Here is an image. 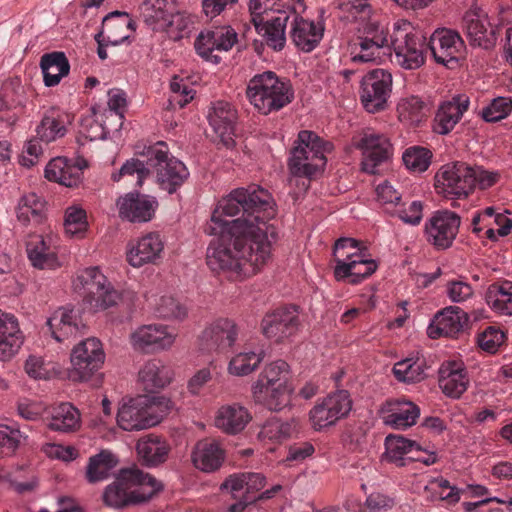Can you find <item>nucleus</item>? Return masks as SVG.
<instances>
[{
  "instance_id": "1",
  "label": "nucleus",
  "mask_w": 512,
  "mask_h": 512,
  "mask_svg": "<svg viewBox=\"0 0 512 512\" xmlns=\"http://www.w3.org/2000/svg\"><path fill=\"white\" fill-rule=\"evenodd\" d=\"M276 216L271 194L258 186L233 189L222 197L211 215L206 263L211 271L233 281L259 272L271 256L278 231L270 223Z\"/></svg>"
},
{
  "instance_id": "2",
  "label": "nucleus",
  "mask_w": 512,
  "mask_h": 512,
  "mask_svg": "<svg viewBox=\"0 0 512 512\" xmlns=\"http://www.w3.org/2000/svg\"><path fill=\"white\" fill-rule=\"evenodd\" d=\"M163 485L150 474L136 467L121 469L114 481L104 489L102 499L106 506L121 509L150 500Z\"/></svg>"
},
{
  "instance_id": "3",
  "label": "nucleus",
  "mask_w": 512,
  "mask_h": 512,
  "mask_svg": "<svg viewBox=\"0 0 512 512\" xmlns=\"http://www.w3.org/2000/svg\"><path fill=\"white\" fill-rule=\"evenodd\" d=\"M290 366L281 359L267 363L252 384V399L270 411L279 412L291 405L293 387Z\"/></svg>"
},
{
  "instance_id": "4",
  "label": "nucleus",
  "mask_w": 512,
  "mask_h": 512,
  "mask_svg": "<svg viewBox=\"0 0 512 512\" xmlns=\"http://www.w3.org/2000/svg\"><path fill=\"white\" fill-rule=\"evenodd\" d=\"M246 96L255 109L268 115L290 104L294 99V89L289 80L265 71L249 80Z\"/></svg>"
},
{
  "instance_id": "5",
  "label": "nucleus",
  "mask_w": 512,
  "mask_h": 512,
  "mask_svg": "<svg viewBox=\"0 0 512 512\" xmlns=\"http://www.w3.org/2000/svg\"><path fill=\"white\" fill-rule=\"evenodd\" d=\"M170 409L164 397L139 395L124 402L118 409L117 424L125 431H139L159 424Z\"/></svg>"
},
{
  "instance_id": "6",
  "label": "nucleus",
  "mask_w": 512,
  "mask_h": 512,
  "mask_svg": "<svg viewBox=\"0 0 512 512\" xmlns=\"http://www.w3.org/2000/svg\"><path fill=\"white\" fill-rule=\"evenodd\" d=\"M333 149L331 142L324 141L316 133L300 131L288 162L291 174L305 177L316 175L324 169L327 163L326 154Z\"/></svg>"
},
{
  "instance_id": "7",
  "label": "nucleus",
  "mask_w": 512,
  "mask_h": 512,
  "mask_svg": "<svg viewBox=\"0 0 512 512\" xmlns=\"http://www.w3.org/2000/svg\"><path fill=\"white\" fill-rule=\"evenodd\" d=\"M142 155L147 158V165L153 170L159 188L169 194L175 193L189 177L186 165L170 155L163 141L145 147Z\"/></svg>"
},
{
  "instance_id": "8",
  "label": "nucleus",
  "mask_w": 512,
  "mask_h": 512,
  "mask_svg": "<svg viewBox=\"0 0 512 512\" xmlns=\"http://www.w3.org/2000/svg\"><path fill=\"white\" fill-rule=\"evenodd\" d=\"M394 62L406 70H415L425 63L424 39L413 33L410 22L397 21L391 35Z\"/></svg>"
},
{
  "instance_id": "9",
  "label": "nucleus",
  "mask_w": 512,
  "mask_h": 512,
  "mask_svg": "<svg viewBox=\"0 0 512 512\" xmlns=\"http://www.w3.org/2000/svg\"><path fill=\"white\" fill-rule=\"evenodd\" d=\"M105 353L97 338H87L78 343L71 351L68 378L74 382H85L102 367Z\"/></svg>"
},
{
  "instance_id": "10",
  "label": "nucleus",
  "mask_w": 512,
  "mask_h": 512,
  "mask_svg": "<svg viewBox=\"0 0 512 512\" xmlns=\"http://www.w3.org/2000/svg\"><path fill=\"white\" fill-rule=\"evenodd\" d=\"M473 167L464 162L443 165L435 175L436 188L446 197L466 198L475 189Z\"/></svg>"
},
{
  "instance_id": "11",
  "label": "nucleus",
  "mask_w": 512,
  "mask_h": 512,
  "mask_svg": "<svg viewBox=\"0 0 512 512\" xmlns=\"http://www.w3.org/2000/svg\"><path fill=\"white\" fill-rule=\"evenodd\" d=\"M352 409V399L347 390H337L318 399L309 411V421L316 431L334 426L346 418Z\"/></svg>"
},
{
  "instance_id": "12",
  "label": "nucleus",
  "mask_w": 512,
  "mask_h": 512,
  "mask_svg": "<svg viewBox=\"0 0 512 512\" xmlns=\"http://www.w3.org/2000/svg\"><path fill=\"white\" fill-rule=\"evenodd\" d=\"M461 225L460 216L450 210H439L426 221L424 235L436 250H447L456 239Z\"/></svg>"
},
{
  "instance_id": "13",
  "label": "nucleus",
  "mask_w": 512,
  "mask_h": 512,
  "mask_svg": "<svg viewBox=\"0 0 512 512\" xmlns=\"http://www.w3.org/2000/svg\"><path fill=\"white\" fill-rule=\"evenodd\" d=\"M392 91V75L385 69L368 72L361 81L360 98L363 107L370 113L385 109Z\"/></svg>"
},
{
  "instance_id": "14",
  "label": "nucleus",
  "mask_w": 512,
  "mask_h": 512,
  "mask_svg": "<svg viewBox=\"0 0 512 512\" xmlns=\"http://www.w3.org/2000/svg\"><path fill=\"white\" fill-rule=\"evenodd\" d=\"M352 145L361 150L362 170L369 174H376L377 167L387 161L391 155L389 139L381 133L365 131L359 138H353Z\"/></svg>"
},
{
  "instance_id": "15",
  "label": "nucleus",
  "mask_w": 512,
  "mask_h": 512,
  "mask_svg": "<svg viewBox=\"0 0 512 512\" xmlns=\"http://www.w3.org/2000/svg\"><path fill=\"white\" fill-rule=\"evenodd\" d=\"M429 47L435 61L449 67L450 64L458 62L465 49V44L457 31L439 28L431 35Z\"/></svg>"
},
{
  "instance_id": "16",
  "label": "nucleus",
  "mask_w": 512,
  "mask_h": 512,
  "mask_svg": "<svg viewBox=\"0 0 512 512\" xmlns=\"http://www.w3.org/2000/svg\"><path fill=\"white\" fill-rule=\"evenodd\" d=\"M119 217L131 223H145L150 221L158 208L155 197L129 192L116 201Z\"/></svg>"
},
{
  "instance_id": "17",
  "label": "nucleus",
  "mask_w": 512,
  "mask_h": 512,
  "mask_svg": "<svg viewBox=\"0 0 512 512\" xmlns=\"http://www.w3.org/2000/svg\"><path fill=\"white\" fill-rule=\"evenodd\" d=\"M164 242L156 232L131 240L126 249V260L134 268L156 264L162 257Z\"/></svg>"
},
{
  "instance_id": "18",
  "label": "nucleus",
  "mask_w": 512,
  "mask_h": 512,
  "mask_svg": "<svg viewBox=\"0 0 512 512\" xmlns=\"http://www.w3.org/2000/svg\"><path fill=\"white\" fill-rule=\"evenodd\" d=\"M177 334L174 329L162 324H149L138 327L130 336L135 350L162 351L172 347Z\"/></svg>"
},
{
  "instance_id": "19",
  "label": "nucleus",
  "mask_w": 512,
  "mask_h": 512,
  "mask_svg": "<svg viewBox=\"0 0 512 512\" xmlns=\"http://www.w3.org/2000/svg\"><path fill=\"white\" fill-rule=\"evenodd\" d=\"M299 324V312L296 307H283L263 318L262 331L267 338L281 342L294 335L298 331Z\"/></svg>"
},
{
  "instance_id": "20",
  "label": "nucleus",
  "mask_w": 512,
  "mask_h": 512,
  "mask_svg": "<svg viewBox=\"0 0 512 512\" xmlns=\"http://www.w3.org/2000/svg\"><path fill=\"white\" fill-rule=\"evenodd\" d=\"M470 104L469 97L464 94L453 96L442 101L435 113L432 129L438 135L449 134L460 122Z\"/></svg>"
},
{
  "instance_id": "21",
  "label": "nucleus",
  "mask_w": 512,
  "mask_h": 512,
  "mask_svg": "<svg viewBox=\"0 0 512 512\" xmlns=\"http://www.w3.org/2000/svg\"><path fill=\"white\" fill-rule=\"evenodd\" d=\"M511 229L512 220L502 212L496 211L494 207H486L472 218V232L479 237L480 233L484 232L485 237L491 241L507 236Z\"/></svg>"
},
{
  "instance_id": "22",
  "label": "nucleus",
  "mask_w": 512,
  "mask_h": 512,
  "mask_svg": "<svg viewBox=\"0 0 512 512\" xmlns=\"http://www.w3.org/2000/svg\"><path fill=\"white\" fill-rule=\"evenodd\" d=\"M237 111L226 101L213 103L208 121L219 140L227 147L234 145L235 124Z\"/></svg>"
},
{
  "instance_id": "23",
  "label": "nucleus",
  "mask_w": 512,
  "mask_h": 512,
  "mask_svg": "<svg viewBox=\"0 0 512 512\" xmlns=\"http://www.w3.org/2000/svg\"><path fill=\"white\" fill-rule=\"evenodd\" d=\"M239 332L240 329L234 320L218 318L203 330L201 338L210 349L226 351L235 345Z\"/></svg>"
},
{
  "instance_id": "24",
  "label": "nucleus",
  "mask_w": 512,
  "mask_h": 512,
  "mask_svg": "<svg viewBox=\"0 0 512 512\" xmlns=\"http://www.w3.org/2000/svg\"><path fill=\"white\" fill-rule=\"evenodd\" d=\"M73 117L64 110L52 107L47 110L36 127V136L41 142L51 143L63 138Z\"/></svg>"
},
{
  "instance_id": "25",
  "label": "nucleus",
  "mask_w": 512,
  "mask_h": 512,
  "mask_svg": "<svg viewBox=\"0 0 512 512\" xmlns=\"http://www.w3.org/2000/svg\"><path fill=\"white\" fill-rule=\"evenodd\" d=\"M24 335L18 319L11 313L0 310V360L12 359L20 350Z\"/></svg>"
},
{
  "instance_id": "26",
  "label": "nucleus",
  "mask_w": 512,
  "mask_h": 512,
  "mask_svg": "<svg viewBox=\"0 0 512 512\" xmlns=\"http://www.w3.org/2000/svg\"><path fill=\"white\" fill-rule=\"evenodd\" d=\"M463 23L471 45L485 49L494 45L495 29L485 13L468 11L463 18Z\"/></svg>"
},
{
  "instance_id": "27",
  "label": "nucleus",
  "mask_w": 512,
  "mask_h": 512,
  "mask_svg": "<svg viewBox=\"0 0 512 512\" xmlns=\"http://www.w3.org/2000/svg\"><path fill=\"white\" fill-rule=\"evenodd\" d=\"M420 415L419 407L406 400L387 401L382 408L384 424L394 429H407L416 424Z\"/></svg>"
},
{
  "instance_id": "28",
  "label": "nucleus",
  "mask_w": 512,
  "mask_h": 512,
  "mask_svg": "<svg viewBox=\"0 0 512 512\" xmlns=\"http://www.w3.org/2000/svg\"><path fill=\"white\" fill-rule=\"evenodd\" d=\"M224 459L225 450L218 441L213 439L198 441L191 452V461L194 467L206 473L218 470Z\"/></svg>"
},
{
  "instance_id": "29",
  "label": "nucleus",
  "mask_w": 512,
  "mask_h": 512,
  "mask_svg": "<svg viewBox=\"0 0 512 512\" xmlns=\"http://www.w3.org/2000/svg\"><path fill=\"white\" fill-rule=\"evenodd\" d=\"M466 322V313L461 308L457 306L446 307L435 315L428 327V335L431 338L455 337L462 331Z\"/></svg>"
},
{
  "instance_id": "30",
  "label": "nucleus",
  "mask_w": 512,
  "mask_h": 512,
  "mask_svg": "<svg viewBox=\"0 0 512 512\" xmlns=\"http://www.w3.org/2000/svg\"><path fill=\"white\" fill-rule=\"evenodd\" d=\"M469 379L462 362L447 361L439 369V387L450 398H459L468 388Z\"/></svg>"
},
{
  "instance_id": "31",
  "label": "nucleus",
  "mask_w": 512,
  "mask_h": 512,
  "mask_svg": "<svg viewBox=\"0 0 512 512\" xmlns=\"http://www.w3.org/2000/svg\"><path fill=\"white\" fill-rule=\"evenodd\" d=\"M300 431L296 419L282 420L278 417L267 419L261 426L258 439L267 446H276L296 436ZM273 450V447H269Z\"/></svg>"
},
{
  "instance_id": "32",
  "label": "nucleus",
  "mask_w": 512,
  "mask_h": 512,
  "mask_svg": "<svg viewBox=\"0 0 512 512\" xmlns=\"http://www.w3.org/2000/svg\"><path fill=\"white\" fill-rule=\"evenodd\" d=\"M252 420L249 410L238 404H227L221 406L215 415V426L229 435H235L245 429Z\"/></svg>"
},
{
  "instance_id": "33",
  "label": "nucleus",
  "mask_w": 512,
  "mask_h": 512,
  "mask_svg": "<svg viewBox=\"0 0 512 512\" xmlns=\"http://www.w3.org/2000/svg\"><path fill=\"white\" fill-rule=\"evenodd\" d=\"M323 33V25L299 16L294 18L290 32L293 43L303 52L314 50L322 40Z\"/></svg>"
},
{
  "instance_id": "34",
  "label": "nucleus",
  "mask_w": 512,
  "mask_h": 512,
  "mask_svg": "<svg viewBox=\"0 0 512 512\" xmlns=\"http://www.w3.org/2000/svg\"><path fill=\"white\" fill-rule=\"evenodd\" d=\"M28 259L38 269H55L59 266L52 239L42 235H31L26 244Z\"/></svg>"
},
{
  "instance_id": "35",
  "label": "nucleus",
  "mask_w": 512,
  "mask_h": 512,
  "mask_svg": "<svg viewBox=\"0 0 512 512\" xmlns=\"http://www.w3.org/2000/svg\"><path fill=\"white\" fill-rule=\"evenodd\" d=\"M276 12V16L263 21L255 29L264 38L268 47L274 51H281L286 44V27L290 16L285 10L276 9Z\"/></svg>"
},
{
  "instance_id": "36",
  "label": "nucleus",
  "mask_w": 512,
  "mask_h": 512,
  "mask_svg": "<svg viewBox=\"0 0 512 512\" xmlns=\"http://www.w3.org/2000/svg\"><path fill=\"white\" fill-rule=\"evenodd\" d=\"M135 31V23L127 12L113 11L107 14L102 21V29L108 43L113 46L122 44Z\"/></svg>"
},
{
  "instance_id": "37",
  "label": "nucleus",
  "mask_w": 512,
  "mask_h": 512,
  "mask_svg": "<svg viewBox=\"0 0 512 512\" xmlns=\"http://www.w3.org/2000/svg\"><path fill=\"white\" fill-rule=\"evenodd\" d=\"M87 167L85 160L77 165L71 164L64 157L52 159L45 168V177L66 187L76 186L82 176V169Z\"/></svg>"
},
{
  "instance_id": "38",
  "label": "nucleus",
  "mask_w": 512,
  "mask_h": 512,
  "mask_svg": "<svg viewBox=\"0 0 512 512\" xmlns=\"http://www.w3.org/2000/svg\"><path fill=\"white\" fill-rule=\"evenodd\" d=\"M52 336L58 342L76 336L82 327L80 317L73 309L60 308L47 321Z\"/></svg>"
},
{
  "instance_id": "39",
  "label": "nucleus",
  "mask_w": 512,
  "mask_h": 512,
  "mask_svg": "<svg viewBox=\"0 0 512 512\" xmlns=\"http://www.w3.org/2000/svg\"><path fill=\"white\" fill-rule=\"evenodd\" d=\"M421 452L420 446L412 440L399 435H389L385 439V458L398 467L411 463L410 457Z\"/></svg>"
},
{
  "instance_id": "40",
  "label": "nucleus",
  "mask_w": 512,
  "mask_h": 512,
  "mask_svg": "<svg viewBox=\"0 0 512 512\" xmlns=\"http://www.w3.org/2000/svg\"><path fill=\"white\" fill-rule=\"evenodd\" d=\"M136 450L146 466L155 467L166 461L170 447L163 438L151 434L138 440Z\"/></svg>"
},
{
  "instance_id": "41",
  "label": "nucleus",
  "mask_w": 512,
  "mask_h": 512,
  "mask_svg": "<svg viewBox=\"0 0 512 512\" xmlns=\"http://www.w3.org/2000/svg\"><path fill=\"white\" fill-rule=\"evenodd\" d=\"M172 378V369L157 359L146 362L139 371V380L148 392L164 388Z\"/></svg>"
},
{
  "instance_id": "42",
  "label": "nucleus",
  "mask_w": 512,
  "mask_h": 512,
  "mask_svg": "<svg viewBox=\"0 0 512 512\" xmlns=\"http://www.w3.org/2000/svg\"><path fill=\"white\" fill-rule=\"evenodd\" d=\"M80 424V412L70 403H60L49 411L48 427L53 431L73 432Z\"/></svg>"
},
{
  "instance_id": "43",
  "label": "nucleus",
  "mask_w": 512,
  "mask_h": 512,
  "mask_svg": "<svg viewBox=\"0 0 512 512\" xmlns=\"http://www.w3.org/2000/svg\"><path fill=\"white\" fill-rule=\"evenodd\" d=\"M40 67L43 73L44 84L53 87L59 84L61 79L68 75L70 64L63 52H52L44 54L40 60Z\"/></svg>"
},
{
  "instance_id": "44",
  "label": "nucleus",
  "mask_w": 512,
  "mask_h": 512,
  "mask_svg": "<svg viewBox=\"0 0 512 512\" xmlns=\"http://www.w3.org/2000/svg\"><path fill=\"white\" fill-rule=\"evenodd\" d=\"M486 302L495 313L512 316V281L500 280L489 285Z\"/></svg>"
},
{
  "instance_id": "45",
  "label": "nucleus",
  "mask_w": 512,
  "mask_h": 512,
  "mask_svg": "<svg viewBox=\"0 0 512 512\" xmlns=\"http://www.w3.org/2000/svg\"><path fill=\"white\" fill-rule=\"evenodd\" d=\"M139 9L144 22L152 30L160 31L167 25V17L173 10V2L171 0H144Z\"/></svg>"
},
{
  "instance_id": "46",
  "label": "nucleus",
  "mask_w": 512,
  "mask_h": 512,
  "mask_svg": "<svg viewBox=\"0 0 512 512\" xmlns=\"http://www.w3.org/2000/svg\"><path fill=\"white\" fill-rule=\"evenodd\" d=\"M118 463L117 456L107 450L91 456L86 467L87 481L94 484L108 479Z\"/></svg>"
},
{
  "instance_id": "47",
  "label": "nucleus",
  "mask_w": 512,
  "mask_h": 512,
  "mask_svg": "<svg viewBox=\"0 0 512 512\" xmlns=\"http://www.w3.org/2000/svg\"><path fill=\"white\" fill-rule=\"evenodd\" d=\"M90 112L81 120V136L90 141L105 139L111 131V121L105 119L101 106H92Z\"/></svg>"
},
{
  "instance_id": "48",
  "label": "nucleus",
  "mask_w": 512,
  "mask_h": 512,
  "mask_svg": "<svg viewBox=\"0 0 512 512\" xmlns=\"http://www.w3.org/2000/svg\"><path fill=\"white\" fill-rule=\"evenodd\" d=\"M378 268V264L373 259H367L365 256L358 260L350 262V265L344 266L334 274L337 281H345L352 285L361 283L370 277Z\"/></svg>"
},
{
  "instance_id": "49",
  "label": "nucleus",
  "mask_w": 512,
  "mask_h": 512,
  "mask_svg": "<svg viewBox=\"0 0 512 512\" xmlns=\"http://www.w3.org/2000/svg\"><path fill=\"white\" fill-rule=\"evenodd\" d=\"M45 217V202L35 193L24 195L17 207V219L23 225L40 224Z\"/></svg>"
},
{
  "instance_id": "50",
  "label": "nucleus",
  "mask_w": 512,
  "mask_h": 512,
  "mask_svg": "<svg viewBox=\"0 0 512 512\" xmlns=\"http://www.w3.org/2000/svg\"><path fill=\"white\" fill-rule=\"evenodd\" d=\"M364 253L359 248V242L353 238L343 237L339 238L333 247V259L335 267L333 274L339 272L344 266L350 265L351 261L362 258Z\"/></svg>"
},
{
  "instance_id": "51",
  "label": "nucleus",
  "mask_w": 512,
  "mask_h": 512,
  "mask_svg": "<svg viewBox=\"0 0 512 512\" xmlns=\"http://www.w3.org/2000/svg\"><path fill=\"white\" fill-rule=\"evenodd\" d=\"M426 368L425 360L406 358L395 363L393 374L401 382L416 383L426 378Z\"/></svg>"
},
{
  "instance_id": "52",
  "label": "nucleus",
  "mask_w": 512,
  "mask_h": 512,
  "mask_svg": "<svg viewBox=\"0 0 512 512\" xmlns=\"http://www.w3.org/2000/svg\"><path fill=\"white\" fill-rule=\"evenodd\" d=\"M107 280L99 267H88L77 273L73 286L77 292L83 293L85 296L97 292Z\"/></svg>"
},
{
  "instance_id": "53",
  "label": "nucleus",
  "mask_w": 512,
  "mask_h": 512,
  "mask_svg": "<svg viewBox=\"0 0 512 512\" xmlns=\"http://www.w3.org/2000/svg\"><path fill=\"white\" fill-rule=\"evenodd\" d=\"M24 87L19 77L8 78L0 86V111L24 104Z\"/></svg>"
},
{
  "instance_id": "54",
  "label": "nucleus",
  "mask_w": 512,
  "mask_h": 512,
  "mask_svg": "<svg viewBox=\"0 0 512 512\" xmlns=\"http://www.w3.org/2000/svg\"><path fill=\"white\" fill-rule=\"evenodd\" d=\"M120 300L119 292L107 280L97 292L85 295L84 303L94 312L103 311L115 306Z\"/></svg>"
},
{
  "instance_id": "55",
  "label": "nucleus",
  "mask_w": 512,
  "mask_h": 512,
  "mask_svg": "<svg viewBox=\"0 0 512 512\" xmlns=\"http://www.w3.org/2000/svg\"><path fill=\"white\" fill-rule=\"evenodd\" d=\"M263 353L240 352L228 363L227 371L233 376H246L255 371L263 361Z\"/></svg>"
},
{
  "instance_id": "56",
  "label": "nucleus",
  "mask_w": 512,
  "mask_h": 512,
  "mask_svg": "<svg viewBox=\"0 0 512 512\" xmlns=\"http://www.w3.org/2000/svg\"><path fill=\"white\" fill-rule=\"evenodd\" d=\"M64 228L68 235L82 238L88 229L86 211L78 206L68 207L65 211Z\"/></svg>"
},
{
  "instance_id": "57",
  "label": "nucleus",
  "mask_w": 512,
  "mask_h": 512,
  "mask_svg": "<svg viewBox=\"0 0 512 512\" xmlns=\"http://www.w3.org/2000/svg\"><path fill=\"white\" fill-rule=\"evenodd\" d=\"M339 9L347 19L355 22L369 20L373 16L370 0H340Z\"/></svg>"
},
{
  "instance_id": "58",
  "label": "nucleus",
  "mask_w": 512,
  "mask_h": 512,
  "mask_svg": "<svg viewBox=\"0 0 512 512\" xmlns=\"http://www.w3.org/2000/svg\"><path fill=\"white\" fill-rule=\"evenodd\" d=\"M355 46L359 48V52L352 57L356 62H372L380 58L381 49L388 47L382 40L376 38V41L367 39V37H356Z\"/></svg>"
},
{
  "instance_id": "59",
  "label": "nucleus",
  "mask_w": 512,
  "mask_h": 512,
  "mask_svg": "<svg viewBox=\"0 0 512 512\" xmlns=\"http://www.w3.org/2000/svg\"><path fill=\"white\" fill-rule=\"evenodd\" d=\"M134 175H136L137 178L136 184L142 186L150 175V167L147 165V162L145 163L138 158H131L121 166L117 173L112 174V179L119 181L123 176Z\"/></svg>"
},
{
  "instance_id": "60",
  "label": "nucleus",
  "mask_w": 512,
  "mask_h": 512,
  "mask_svg": "<svg viewBox=\"0 0 512 512\" xmlns=\"http://www.w3.org/2000/svg\"><path fill=\"white\" fill-rule=\"evenodd\" d=\"M424 107L423 101L417 96L401 99L397 104L398 118L404 123L418 122Z\"/></svg>"
},
{
  "instance_id": "61",
  "label": "nucleus",
  "mask_w": 512,
  "mask_h": 512,
  "mask_svg": "<svg viewBox=\"0 0 512 512\" xmlns=\"http://www.w3.org/2000/svg\"><path fill=\"white\" fill-rule=\"evenodd\" d=\"M24 438L18 428L0 424V456L13 455Z\"/></svg>"
},
{
  "instance_id": "62",
  "label": "nucleus",
  "mask_w": 512,
  "mask_h": 512,
  "mask_svg": "<svg viewBox=\"0 0 512 512\" xmlns=\"http://www.w3.org/2000/svg\"><path fill=\"white\" fill-rule=\"evenodd\" d=\"M166 24L165 28L160 31H166L174 39H181L190 32L194 20L190 15L181 12L173 13V10H171Z\"/></svg>"
},
{
  "instance_id": "63",
  "label": "nucleus",
  "mask_w": 512,
  "mask_h": 512,
  "mask_svg": "<svg viewBox=\"0 0 512 512\" xmlns=\"http://www.w3.org/2000/svg\"><path fill=\"white\" fill-rule=\"evenodd\" d=\"M158 317L182 320L187 316V309L172 296H162L155 305Z\"/></svg>"
},
{
  "instance_id": "64",
  "label": "nucleus",
  "mask_w": 512,
  "mask_h": 512,
  "mask_svg": "<svg viewBox=\"0 0 512 512\" xmlns=\"http://www.w3.org/2000/svg\"><path fill=\"white\" fill-rule=\"evenodd\" d=\"M511 111L512 100L508 97H498L482 109L481 115L486 122H497L506 118Z\"/></svg>"
}]
</instances>
